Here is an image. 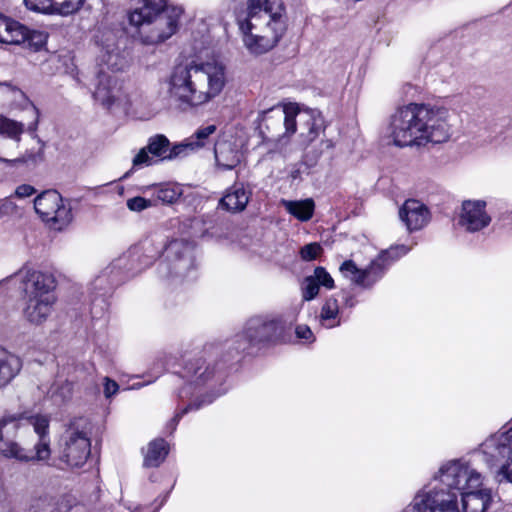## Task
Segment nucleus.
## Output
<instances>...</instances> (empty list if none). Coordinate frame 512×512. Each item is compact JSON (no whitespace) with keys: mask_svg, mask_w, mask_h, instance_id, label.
<instances>
[{"mask_svg":"<svg viewBox=\"0 0 512 512\" xmlns=\"http://www.w3.org/2000/svg\"><path fill=\"white\" fill-rule=\"evenodd\" d=\"M449 111L443 107L410 103L390 117L386 137L397 147L443 143L450 137Z\"/></svg>","mask_w":512,"mask_h":512,"instance_id":"nucleus-1","label":"nucleus"},{"mask_svg":"<svg viewBox=\"0 0 512 512\" xmlns=\"http://www.w3.org/2000/svg\"><path fill=\"white\" fill-rule=\"evenodd\" d=\"M226 83L225 67L218 62L177 65L169 77L168 92L184 108H197L216 98Z\"/></svg>","mask_w":512,"mask_h":512,"instance_id":"nucleus-2","label":"nucleus"},{"mask_svg":"<svg viewBox=\"0 0 512 512\" xmlns=\"http://www.w3.org/2000/svg\"><path fill=\"white\" fill-rule=\"evenodd\" d=\"M481 474L457 460L440 467L432 482L413 499L412 512H460L458 492L480 487Z\"/></svg>","mask_w":512,"mask_h":512,"instance_id":"nucleus-3","label":"nucleus"},{"mask_svg":"<svg viewBox=\"0 0 512 512\" xmlns=\"http://www.w3.org/2000/svg\"><path fill=\"white\" fill-rule=\"evenodd\" d=\"M246 48L260 55L274 48L286 31L282 0H248L247 15L238 20Z\"/></svg>","mask_w":512,"mask_h":512,"instance_id":"nucleus-4","label":"nucleus"},{"mask_svg":"<svg viewBox=\"0 0 512 512\" xmlns=\"http://www.w3.org/2000/svg\"><path fill=\"white\" fill-rule=\"evenodd\" d=\"M134 247L141 250L143 265L146 267L160 258L157 271L162 278L183 280L196 267L194 244L184 239H174L167 244L163 240L147 239Z\"/></svg>","mask_w":512,"mask_h":512,"instance_id":"nucleus-5","label":"nucleus"},{"mask_svg":"<svg viewBox=\"0 0 512 512\" xmlns=\"http://www.w3.org/2000/svg\"><path fill=\"white\" fill-rule=\"evenodd\" d=\"M23 418L22 414H5L0 418V456L23 463L49 459L51 450L48 417L38 415L29 418L38 438L33 449L22 447L14 439Z\"/></svg>","mask_w":512,"mask_h":512,"instance_id":"nucleus-6","label":"nucleus"},{"mask_svg":"<svg viewBox=\"0 0 512 512\" xmlns=\"http://www.w3.org/2000/svg\"><path fill=\"white\" fill-rule=\"evenodd\" d=\"M14 278L19 281L24 306L22 315L33 325L43 324L56 302L55 280L51 274L23 267Z\"/></svg>","mask_w":512,"mask_h":512,"instance_id":"nucleus-7","label":"nucleus"},{"mask_svg":"<svg viewBox=\"0 0 512 512\" xmlns=\"http://www.w3.org/2000/svg\"><path fill=\"white\" fill-rule=\"evenodd\" d=\"M183 13L181 7L168 6L165 0H143L129 15L132 25L139 28L146 44H157L170 38L178 28Z\"/></svg>","mask_w":512,"mask_h":512,"instance_id":"nucleus-8","label":"nucleus"},{"mask_svg":"<svg viewBox=\"0 0 512 512\" xmlns=\"http://www.w3.org/2000/svg\"><path fill=\"white\" fill-rule=\"evenodd\" d=\"M299 117L300 137L305 145L312 143L324 132V119L320 113L314 111L304 113H289L285 108L273 107L261 113L259 128L262 133L267 132L271 138L280 140L290 136L297 130Z\"/></svg>","mask_w":512,"mask_h":512,"instance_id":"nucleus-9","label":"nucleus"},{"mask_svg":"<svg viewBox=\"0 0 512 512\" xmlns=\"http://www.w3.org/2000/svg\"><path fill=\"white\" fill-rule=\"evenodd\" d=\"M220 352L212 346L205 347L203 351L183 360L179 376L186 382L180 389L179 397L185 398L192 394V386L195 388L204 386L212 380L223 379V366L219 365Z\"/></svg>","mask_w":512,"mask_h":512,"instance_id":"nucleus-10","label":"nucleus"},{"mask_svg":"<svg viewBox=\"0 0 512 512\" xmlns=\"http://www.w3.org/2000/svg\"><path fill=\"white\" fill-rule=\"evenodd\" d=\"M91 425L86 418L72 419L58 442L59 460L71 468L83 466L91 452Z\"/></svg>","mask_w":512,"mask_h":512,"instance_id":"nucleus-11","label":"nucleus"},{"mask_svg":"<svg viewBox=\"0 0 512 512\" xmlns=\"http://www.w3.org/2000/svg\"><path fill=\"white\" fill-rule=\"evenodd\" d=\"M141 250L131 247L125 254L115 259L92 283L96 296H106L115 286L145 269Z\"/></svg>","mask_w":512,"mask_h":512,"instance_id":"nucleus-12","label":"nucleus"},{"mask_svg":"<svg viewBox=\"0 0 512 512\" xmlns=\"http://www.w3.org/2000/svg\"><path fill=\"white\" fill-rule=\"evenodd\" d=\"M408 251L409 248L404 245L391 247L382 251L365 269H359L352 260H346L341 264L340 271L355 284L369 288L383 277L388 267L396 259Z\"/></svg>","mask_w":512,"mask_h":512,"instance_id":"nucleus-13","label":"nucleus"},{"mask_svg":"<svg viewBox=\"0 0 512 512\" xmlns=\"http://www.w3.org/2000/svg\"><path fill=\"white\" fill-rule=\"evenodd\" d=\"M286 329L281 318L256 316L249 319L242 334L237 335V352L246 351L252 346L277 342Z\"/></svg>","mask_w":512,"mask_h":512,"instance_id":"nucleus-14","label":"nucleus"},{"mask_svg":"<svg viewBox=\"0 0 512 512\" xmlns=\"http://www.w3.org/2000/svg\"><path fill=\"white\" fill-rule=\"evenodd\" d=\"M482 459L488 466H499L497 481L512 483V425L502 433L487 438L480 446Z\"/></svg>","mask_w":512,"mask_h":512,"instance_id":"nucleus-15","label":"nucleus"},{"mask_svg":"<svg viewBox=\"0 0 512 512\" xmlns=\"http://www.w3.org/2000/svg\"><path fill=\"white\" fill-rule=\"evenodd\" d=\"M118 53L112 51H105L101 55V64L95 73V89L93 97L99 101L104 107L109 108L115 101V84L116 80L109 71L114 72L122 68L119 63Z\"/></svg>","mask_w":512,"mask_h":512,"instance_id":"nucleus-16","label":"nucleus"},{"mask_svg":"<svg viewBox=\"0 0 512 512\" xmlns=\"http://www.w3.org/2000/svg\"><path fill=\"white\" fill-rule=\"evenodd\" d=\"M37 214L47 223H52L57 230L63 229L72 220L71 207L63 203V199L56 190H47L34 200Z\"/></svg>","mask_w":512,"mask_h":512,"instance_id":"nucleus-17","label":"nucleus"},{"mask_svg":"<svg viewBox=\"0 0 512 512\" xmlns=\"http://www.w3.org/2000/svg\"><path fill=\"white\" fill-rule=\"evenodd\" d=\"M486 203L483 201H465L462 204L459 224L467 231H479L491 222V217L487 214Z\"/></svg>","mask_w":512,"mask_h":512,"instance_id":"nucleus-18","label":"nucleus"},{"mask_svg":"<svg viewBox=\"0 0 512 512\" xmlns=\"http://www.w3.org/2000/svg\"><path fill=\"white\" fill-rule=\"evenodd\" d=\"M399 217L409 231H417L429 223L430 211L419 200L408 199L400 208Z\"/></svg>","mask_w":512,"mask_h":512,"instance_id":"nucleus-19","label":"nucleus"},{"mask_svg":"<svg viewBox=\"0 0 512 512\" xmlns=\"http://www.w3.org/2000/svg\"><path fill=\"white\" fill-rule=\"evenodd\" d=\"M252 195V191L243 183H235L224 194L219 201V206L231 213L242 212Z\"/></svg>","mask_w":512,"mask_h":512,"instance_id":"nucleus-20","label":"nucleus"},{"mask_svg":"<svg viewBox=\"0 0 512 512\" xmlns=\"http://www.w3.org/2000/svg\"><path fill=\"white\" fill-rule=\"evenodd\" d=\"M479 487L463 489L458 492L462 496L463 512H486L491 501L490 489H478Z\"/></svg>","mask_w":512,"mask_h":512,"instance_id":"nucleus-21","label":"nucleus"},{"mask_svg":"<svg viewBox=\"0 0 512 512\" xmlns=\"http://www.w3.org/2000/svg\"><path fill=\"white\" fill-rule=\"evenodd\" d=\"M21 369V358L0 347V389L8 386L20 373Z\"/></svg>","mask_w":512,"mask_h":512,"instance_id":"nucleus-22","label":"nucleus"},{"mask_svg":"<svg viewBox=\"0 0 512 512\" xmlns=\"http://www.w3.org/2000/svg\"><path fill=\"white\" fill-rule=\"evenodd\" d=\"M214 154L217 165L225 170H231L240 163L239 151L227 141L216 143Z\"/></svg>","mask_w":512,"mask_h":512,"instance_id":"nucleus-23","label":"nucleus"},{"mask_svg":"<svg viewBox=\"0 0 512 512\" xmlns=\"http://www.w3.org/2000/svg\"><path fill=\"white\" fill-rule=\"evenodd\" d=\"M21 33L18 42L14 44H25L27 47L34 51H39L47 41V34L39 30H30L20 23Z\"/></svg>","mask_w":512,"mask_h":512,"instance_id":"nucleus-24","label":"nucleus"},{"mask_svg":"<svg viewBox=\"0 0 512 512\" xmlns=\"http://www.w3.org/2000/svg\"><path fill=\"white\" fill-rule=\"evenodd\" d=\"M285 209L300 221H308L312 218L314 212V201L305 199L301 201H284Z\"/></svg>","mask_w":512,"mask_h":512,"instance_id":"nucleus-25","label":"nucleus"},{"mask_svg":"<svg viewBox=\"0 0 512 512\" xmlns=\"http://www.w3.org/2000/svg\"><path fill=\"white\" fill-rule=\"evenodd\" d=\"M168 454L167 444L164 439H156L150 442L144 459V465L147 467H157Z\"/></svg>","mask_w":512,"mask_h":512,"instance_id":"nucleus-26","label":"nucleus"},{"mask_svg":"<svg viewBox=\"0 0 512 512\" xmlns=\"http://www.w3.org/2000/svg\"><path fill=\"white\" fill-rule=\"evenodd\" d=\"M20 22L0 14V43L12 44L19 41Z\"/></svg>","mask_w":512,"mask_h":512,"instance_id":"nucleus-27","label":"nucleus"},{"mask_svg":"<svg viewBox=\"0 0 512 512\" xmlns=\"http://www.w3.org/2000/svg\"><path fill=\"white\" fill-rule=\"evenodd\" d=\"M182 194L181 186L174 183L160 184L153 187V195L163 204L175 203Z\"/></svg>","mask_w":512,"mask_h":512,"instance_id":"nucleus-28","label":"nucleus"},{"mask_svg":"<svg viewBox=\"0 0 512 512\" xmlns=\"http://www.w3.org/2000/svg\"><path fill=\"white\" fill-rule=\"evenodd\" d=\"M23 131L24 125L21 122L0 116V135L6 136L15 142H19Z\"/></svg>","mask_w":512,"mask_h":512,"instance_id":"nucleus-29","label":"nucleus"},{"mask_svg":"<svg viewBox=\"0 0 512 512\" xmlns=\"http://www.w3.org/2000/svg\"><path fill=\"white\" fill-rule=\"evenodd\" d=\"M215 131V125H208L197 129L193 135L187 138L188 145H190V151H196L204 147L209 139V136L215 133Z\"/></svg>","mask_w":512,"mask_h":512,"instance_id":"nucleus-30","label":"nucleus"},{"mask_svg":"<svg viewBox=\"0 0 512 512\" xmlns=\"http://www.w3.org/2000/svg\"><path fill=\"white\" fill-rule=\"evenodd\" d=\"M85 0H53L52 15L69 16L78 12Z\"/></svg>","mask_w":512,"mask_h":512,"instance_id":"nucleus-31","label":"nucleus"},{"mask_svg":"<svg viewBox=\"0 0 512 512\" xmlns=\"http://www.w3.org/2000/svg\"><path fill=\"white\" fill-rule=\"evenodd\" d=\"M170 142L168 138L162 134L155 135L149 138L147 146H145L150 154L154 157H159L161 160H165L164 156L167 155L169 150Z\"/></svg>","mask_w":512,"mask_h":512,"instance_id":"nucleus-32","label":"nucleus"},{"mask_svg":"<svg viewBox=\"0 0 512 512\" xmlns=\"http://www.w3.org/2000/svg\"><path fill=\"white\" fill-rule=\"evenodd\" d=\"M338 313H339L338 301H337V299L331 297V298H328L326 300V302L324 303V305L321 309L320 317H321V320L323 321L324 325L331 328V327L338 325L339 322L331 323V324H326V322L335 320L337 318Z\"/></svg>","mask_w":512,"mask_h":512,"instance_id":"nucleus-33","label":"nucleus"},{"mask_svg":"<svg viewBox=\"0 0 512 512\" xmlns=\"http://www.w3.org/2000/svg\"><path fill=\"white\" fill-rule=\"evenodd\" d=\"M215 397L207 396L201 400H197L194 402L189 403L186 407H184L180 412L176 413V415L173 417V419L168 424V428L171 429V432L175 431L176 426L183 415L187 414L189 411L192 410H198L204 405L212 403Z\"/></svg>","mask_w":512,"mask_h":512,"instance_id":"nucleus-34","label":"nucleus"},{"mask_svg":"<svg viewBox=\"0 0 512 512\" xmlns=\"http://www.w3.org/2000/svg\"><path fill=\"white\" fill-rule=\"evenodd\" d=\"M320 286L313 275H309L304 278L301 292L302 298L305 301H311L316 298L319 294Z\"/></svg>","mask_w":512,"mask_h":512,"instance_id":"nucleus-35","label":"nucleus"},{"mask_svg":"<svg viewBox=\"0 0 512 512\" xmlns=\"http://www.w3.org/2000/svg\"><path fill=\"white\" fill-rule=\"evenodd\" d=\"M23 2L28 10L52 15L53 0H23Z\"/></svg>","mask_w":512,"mask_h":512,"instance_id":"nucleus-36","label":"nucleus"},{"mask_svg":"<svg viewBox=\"0 0 512 512\" xmlns=\"http://www.w3.org/2000/svg\"><path fill=\"white\" fill-rule=\"evenodd\" d=\"M149 153L150 152L146 147L141 148L132 160V168L140 169L156 163L157 160H154L153 156H149Z\"/></svg>","mask_w":512,"mask_h":512,"instance_id":"nucleus-37","label":"nucleus"},{"mask_svg":"<svg viewBox=\"0 0 512 512\" xmlns=\"http://www.w3.org/2000/svg\"><path fill=\"white\" fill-rule=\"evenodd\" d=\"M312 275L317 280L319 286H323L324 288L329 290L335 287L332 276L327 272V270L324 267H316Z\"/></svg>","mask_w":512,"mask_h":512,"instance_id":"nucleus-38","label":"nucleus"},{"mask_svg":"<svg viewBox=\"0 0 512 512\" xmlns=\"http://www.w3.org/2000/svg\"><path fill=\"white\" fill-rule=\"evenodd\" d=\"M322 251L323 249L321 245L317 242H313L301 248L300 256L304 261H312L315 260L322 253Z\"/></svg>","mask_w":512,"mask_h":512,"instance_id":"nucleus-39","label":"nucleus"},{"mask_svg":"<svg viewBox=\"0 0 512 512\" xmlns=\"http://www.w3.org/2000/svg\"><path fill=\"white\" fill-rule=\"evenodd\" d=\"M154 205L153 201L144 197H133L127 200V207L131 211L141 212Z\"/></svg>","mask_w":512,"mask_h":512,"instance_id":"nucleus-40","label":"nucleus"},{"mask_svg":"<svg viewBox=\"0 0 512 512\" xmlns=\"http://www.w3.org/2000/svg\"><path fill=\"white\" fill-rule=\"evenodd\" d=\"M187 151H190V145H188L187 138L179 143L174 145L172 148L169 147L168 153L164 156V159H174L182 155H186Z\"/></svg>","mask_w":512,"mask_h":512,"instance_id":"nucleus-41","label":"nucleus"},{"mask_svg":"<svg viewBox=\"0 0 512 512\" xmlns=\"http://www.w3.org/2000/svg\"><path fill=\"white\" fill-rule=\"evenodd\" d=\"M31 512H56L55 505L47 499H37L31 506Z\"/></svg>","mask_w":512,"mask_h":512,"instance_id":"nucleus-42","label":"nucleus"},{"mask_svg":"<svg viewBox=\"0 0 512 512\" xmlns=\"http://www.w3.org/2000/svg\"><path fill=\"white\" fill-rule=\"evenodd\" d=\"M119 390V385L116 381L109 377L104 378V395L106 398H111Z\"/></svg>","mask_w":512,"mask_h":512,"instance_id":"nucleus-43","label":"nucleus"},{"mask_svg":"<svg viewBox=\"0 0 512 512\" xmlns=\"http://www.w3.org/2000/svg\"><path fill=\"white\" fill-rule=\"evenodd\" d=\"M35 193L34 187L31 185L23 184L17 187L15 194L19 198H26Z\"/></svg>","mask_w":512,"mask_h":512,"instance_id":"nucleus-44","label":"nucleus"},{"mask_svg":"<svg viewBox=\"0 0 512 512\" xmlns=\"http://www.w3.org/2000/svg\"><path fill=\"white\" fill-rule=\"evenodd\" d=\"M296 335L300 339L310 340L313 336L311 329L305 325H299L296 327Z\"/></svg>","mask_w":512,"mask_h":512,"instance_id":"nucleus-45","label":"nucleus"},{"mask_svg":"<svg viewBox=\"0 0 512 512\" xmlns=\"http://www.w3.org/2000/svg\"><path fill=\"white\" fill-rule=\"evenodd\" d=\"M0 87L4 88V89H6L7 91H10V92H16L17 91L16 87H14L9 82H0Z\"/></svg>","mask_w":512,"mask_h":512,"instance_id":"nucleus-46","label":"nucleus"},{"mask_svg":"<svg viewBox=\"0 0 512 512\" xmlns=\"http://www.w3.org/2000/svg\"><path fill=\"white\" fill-rule=\"evenodd\" d=\"M213 349H217L219 352H220V356H219V365L220 366H223L225 367V363H227V360H224L222 361L221 360V357H222V351L219 349V348H215V347H212ZM222 371L224 372V368H222Z\"/></svg>","mask_w":512,"mask_h":512,"instance_id":"nucleus-47","label":"nucleus"},{"mask_svg":"<svg viewBox=\"0 0 512 512\" xmlns=\"http://www.w3.org/2000/svg\"><path fill=\"white\" fill-rule=\"evenodd\" d=\"M327 148H331L333 146L332 142L330 140H326L323 142Z\"/></svg>","mask_w":512,"mask_h":512,"instance_id":"nucleus-48","label":"nucleus"},{"mask_svg":"<svg viewBox=\"0 0 512 512\" xmlns=\"http://www.w3.org/2000/svg\"><path fill=\"white\" fill-rule=\"evenodd\" d=\"M142 386H143V384H141V383H136V384H134V385L132 386V388H133V389H139V388H141Z\"/></svg>","mask_w":512,"mask_h":512,"instance_id":"nucleus-49","label":"nucleus"}]
</instances>
